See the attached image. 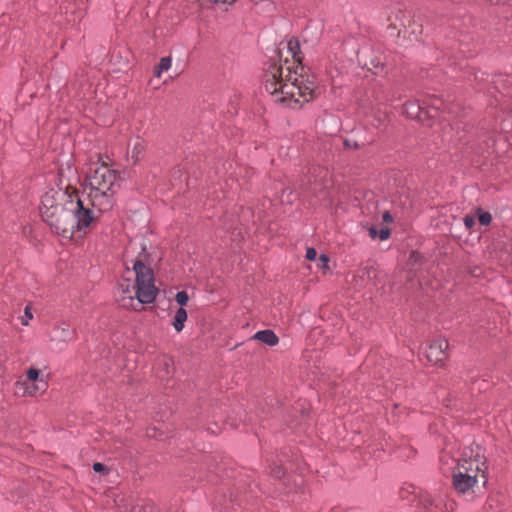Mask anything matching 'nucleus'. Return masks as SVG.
<instances>
[{
  "instance_id": "obj_19",
  "label": "nucleus",
  "mask_w": 512,
  "mask_h": 512,
  "mask_svg": "<svg viewBox=\"0 0 512 512\" xmlns=\"http://www.w3.org/2000/svg\"><path fill=\"white\" fill-rule=\"evenodd\" d=\"M463 221L467 229H471L475 225V218L471 215H466Z\"/></svg>"
},
{
  "instance_id": "obj_18",
  "label": "nucleus",
  "mask_w": 512,
  "mask_h": 512,
  "mask_svg": "<svg viewBox=\"0 0 512 512\" xmlns=\"http://www.w3.org/2000/svg\"><path fill=\"white\" fill-rule=\"evenodd\" d=\"M93 470L97 473H104V474L108 473V468L100 462H96L93 464Z\"/></svg>"
},
{
  "instance_id": "obj_14",
  "label": "nucleus",
  "mask_w": 512,
  "mask_h": 512,
  "mask_svg": "<svg viewBox=\"0 0 512 512\" xmlns=\"http://www.w3.org/2000/svg\"><path fill=\"white\" fill-rule=\"evenodd\" d=\"M175 300L179 305L184 306L187 304L189 296L186 291H179L175 296Z\"/></svg>"
},
{
  "instance_id": "obj_31",
  "label": "nucleus",
  "mask_w": 512,
  "mask_h": 512,
  "mask_svg": "<svg viewBox=\"0 0 512 512\" xmlns=\"http://www.w3.org/2000/svg\"><path fill=\"white\" fill-rule=\"evenodd\" d=\"M371 64H374L375 67L379 66V63H377V61H371Z\"/></svg>"
},
{
  "instance_id": "obj_7",
  "label": "nucleus",
  "mask_w": 512,
  "mask_h": 512,
  "mask_svg": "<svg viewBox=\"0 0 512 512\" xmlns=\"http://www.w3.org/2000/svg\"><path fill=\"white\" fill-rule=\"evenodd\" d=\"M72 194L73 190L71 192L69 190L64 192L60 189H50L46 191L41 198L40 213L42 218L45 217V212L50 213L62 207L60 201H63L64 198L68 199V195Z\"/></svg>"
},
{
  "instance_id": "obj_12",
  "label": "nucleus",
  "mask_w": 512,
  "mask_h": 512,
  "mask_svg": "<svg viewBox=\"0 0 512 512\" xmlns=\"http://www.w3.org/2000/svg\"><path fill=\"white\" fill-rule=\"evenodd\" d=\"M420 502L428 512H436L434 510H437L441 504L440 501H437L431 495L428 494L422 496Z\"/></svg>"
},
{
  "instance_id": "obj_17",
  "label": "nucleus",
  "mask_w": 512,
  "mask_h": 512,
  "mask_svg": "<svg viewBox=\"0 0 512 512\" xmlns=\"http://www.w3.org/2000/svg\"><path fill=\"white\" fill-rule=\"evenodd\" d=\"M271 474L274 478L281 479L285 475V471H284L283 467H281L279 465H275L271 469Z\"/></svg>"
},
{
  "instance_id": "obj_30",
  "label": "nucleus",
  "mask_w": 512,
  "mask_h": 512,
  "mask_svg": "<svg viewBox=\"0 0 512 512\" xmlns=\"http://www.w3.org/2000/svg\"><path fill=\"white\" fill-rule=\"evenodd\" d=\"M305 190H309L311 193H316V188H312L311 186L310 187H306Z\"/></svg>"
},
{
  "instance_id": "obj_34",
  "label": "nucleus",
  "mask_w": 512,
  "mask_h": 512,
  "mask_svg": "<svg viewBox=\"0 0 512 512\" xmlns=\"http://www.w3.org/2000/svg\"><path fill=\"white\" fill-rule=\"evenodd\" d=\"M318 172H319L318 174H319V175H321L322 173H324V170H323V169H321V168H319V169H318Z\"/></svg>"
},
{
  "instance_id": "obj_29",
  "label": "nucleus",
  "mask_w": 512,
  "mask_h": 512,
  "mask_svg": "<svg viewBox=\"0 0 512 512\" xmlns=\"http://www.w3.org/2000/svg\"><path fill=\"white\" fill-rule=\"evenodd\" d=\"M320 260H321V262L327 263L328 262V257L326 255L322 254L320 256Z\"/></svg>"
},
{
  "instance_id": "obj_2",
  "label": "nucleus",
  "mask_w": 512,
  "mask_h": 512,
  "mask_svg": "<svg viewBox=\"0 0 512 512\" xmlns=\"http://www.w3.org/2000/svg\"><path fill=\"white\" fill-rule=\"evenodd\" d=\"M122 181L118 170L102 163L86 176L79 197L87 202V206L96 212L99 218L104 212L110 211L115 203L114 196Z\"/></svg>"
},
{
  "instance_id": "obj_23",
  "label": "nucleus",
  "mask_w": 512,
  "mask_h": 512,
  "mask_svg": "<svg viewBox=\"0 0 512 512\" xmlns=\"http://www.w3.org/2000/svg\"><path fill=\"white\" fill-rule=\"evenodd\" d=\"M209 3L211 4H219V3H223V4H226L228 6H231L233 5L236 0H207Z\"/></svg>"
},
{
  "instance_id": "obj_4",
  "label": "nucleus",
  "mask_w": 512,
  "mask_h": 512,
  "mask_svg": "<svg viewBox=\"0 0 512 512\" xmlns=\"http://www.w3.org/2000/svg\"><path fill=\"white\" fill-rule=\"evenodd\" d=\"M128 274H134V282L130 277L123 276L117 286V301L126 309L140 310L143 304L154 301L158 293L155 286L153 270L142 261L133 262V271L127 269Z\"/></svg>"
},
{
  "instance_id": "obj_13",
  "label": "nucleus",
  "mask_w": 512,
  "mask_h": 512,
  "mask_svg": "<svg viewBox=\"0 0 512 512\" xmlns=\"http://www.w3.org/2000/svg\"><path fill=\"white\" fill-rule=\"evenodd\" d=\"M288 49L293 57V59L300 63V57L298 54L300 53V46L297 40H289L288 41Z\"/></svg>"
},
{
  "instance_id": "obj_24",
  "label": "nucleus",
  "mask_w": 512,
  "mask_h": 512,
  "mask_svg": "<svg viewBox=\"0 0 512 512\" xmlns=\"http://www.w3.org/2000/svg\"><path fill=\"white\" fill-rule=\"evenodd\" d=\"M368 232H369V236L372 238V239H375L378 237V234H379V231L377 230L376 227L374 226H371L369 229H368Z\"/></svg>"
},
{
  "instance_id": "obj_6",
  "label": "nucleus",
  "mask_w": 512,
  "mask_h": 512,
  "mask_svg": "<svg viewBox=\"0 0 512 512\" xmlns=\"http://www.w3.org/2000/svg\"><path fill=\"white\" fill-rule=\"evenodd\" d=\"M27 379L32 384L24 381H17L15 384V393L21 396H37L43 394L48 388V382L40 375V371L34 367H30L27 372Z\"/></svg>"
},
{
  "instance_id": "obj_5",
  "label": "nucleus",
  "mask_w": 512,
  "mask_h": 512,
  "mask_svg": "<svg viewBox=\"0 0 512 512\" xmlns=\"http://www.w3.org/2000/svg\"><path fill=\"white\" fill-rule=\"evenodd\" d=\"M473 466L474 462L471 460L458 464L457 471L453 474V486L457 492L465 493L476 484L479 468L477 465L475 468Z\"/></svg>"
},
{
  "instance_id": "obj_3",
  "label": "nucleus",
  "mask_w": 512,
  "mask_h": 512,
  "mask_svg": "<svg viewBox=\"0 0 512 512\" xmlns=\"http://www.w3.org/2000/svg\"><path fill=\"white\" fill-rule=\"evenodd\" d=\"M87 203L79 197V191L73 189V194L68 195L62 207L50 213L45 212L42 219L56 234L71 239L76 232L85 231L98 220L96 212Z\"/></svg>"
},
{
  "instance_id": "obj_25",
  "label": "nucleus",
  "mask_w": 512,
  "mask_h": 512,
  "mask_svg": "<svg viewBox=\"0 0 512 512\" xmlns=\"http://www.w3.org/2000/svg\"><path fill=\"white\" fill-rule=\"evenodd\" d=\"M407 109H413L411 114H413L415 116H418V113H419L421 108H420V106H418L416 104H410Z\"/></svg>"
},
{
  "instance_id": "obj_8",
  "label": "nucleus",
  "mask_w": 512,
  "mask_h": 512,
  "mask_svg": "<svg viewBox=\"0 0 512 512\" xmlns=\"http://www.w3.org/2000/svg\"><path fill=\"white\" fill-rule=\"evenodd\" d=\"M448 348V342L446 339L439 338L433 340L426 348L425 354L429 362L438 364L443 362L447 358L446 350Z\"/></svg>"
},
{
  "instance_id": "obj_1",
  "label": "nucleus",
  "mask_w": 512,
  "mask_h": 512,
  "mask_svg": "<svg viewBox=\"0 0 512 512\" xmlns=\"http://www.w3.org/2000/svg\"><path fill=\"white\" fill-rule=\"evenodd\" d=\"M272 63L265 73L264 86L267 92L275 96V101L281 102L290 108L302 106L316 97V84L313 80H304L303 75L297 71L292 73L290 67Z\"/></svg>"
},
{
  "instance_id": "obj_21",
  "label": "nucleus",
  "mask_w": 512,
  "mask_h": 512,
  "mask_svg": "<svg viewBox=\"0 0 512 512\" xmlns=\"http://www.w3.org/2000/svg\"><path fill=\"white\" fill-rule=\"evenodd\" d=\"M391 232L388 228H382L380 231H379V234H378V237L381 239V240H387L390 236Z\"/></svg>"
},
{
  "instance_id": "obj_15",
  "label": "nucleus",
  "mask_w": 512,
  "mask_h": 512,
  "mask_svg": "<svg viewBox=\"0 0 512 512\" xmlns=\"http://www.w3.org/2000/svg\"><path fill=\"white\" fill-rule=\"evenodd\" d=\"M32 318L33 314L31 312V308L29 306H26L24 310V315L21 317V324L23 326H27Z\"/></svg>"
},
{
  "instance_id": "obj_26",
  "label": "nucleus",
  "mask_w": 512,
  "mask_h": 512,
  "mask_svg": "<svg viewBox=\"0 0 512 512\" xmlns=\"http://www.w3.org/2000/svg\"><path fill=\"white\" fill-rule=\"evenodd\" d=\"M382 219H383V221H384V222L389 223V222H392L393 217H392V215L390 214V212L385 211V212L383 213V215H382Z\"/></svg>"
},
{
  "instance_id": "obj_27",
  "label": "nucleus",
  "mask_w": 512,
  "mask_h": 512,
  "mask_svg": "<svg viewBox=\"0 0 512 512\" xmlns=\"http://www.w3.org/2000/svg\"><path fill=\"white\" fill-rule=\"evenodd\" d=\"M344 145H345L346 147H353V148H355V149L359 148V145H358L356 142L351 143V141H350V140H345V141H344Z\"/></svg>"
},
{
  "instance_id": "obj_22",
  "label": "nucleus",
  "mask_w": 512,
  "mask_h": 512,
  "mask_svg": "<svg viewBox=\"0 0 512 512\" xmlns=\"http://www.w3.org/2000/svg\"><path fill=\"white\" fill-rule=\"evenodd\" d=\"M316 257H317L316 250L314 248H307V250H306V258L308 260L313 261V260L316 259Z\"/></svg>"
},
{
  "instance_id": "obj_28",
  "label": "nucleus",
  "mask_w": 512,
  "mask_h": 512,
  "mask_svg": "<svg viewBox=\"0 0 512 512\" xmlns=\"http://www.w3.org/2000/svg\"><path fill=\"white\" fill-rule=\"evenodd\" d=\"M154 76L160 78V63L154 65Z\"/></svg>"
},
{
  "instance_id": "obj_35",
  "label": "nucleus",
  "mask_w": 512,
  "mask_h": 512,
  "mask_svg": "<svg viewBox=\"0 0 512 512\" xmlns=\"http://www.w3.org/2000/svg\"><path fill=\"white\" fill-rule=\"evenodd\" d=\"M168 81H169L168 79H165V80L163 81V83H164V84H166V83H168Z\"/></svg>"
},
{
  "instance_id": "obj_32",
  "label": "nucleus",
  "mask_w": 512,
  "mask_h": 512,
  "mask_svg": "<svg viewBox=\"0 0 512 512\" xmlns=\"http://www.w3.org/2000/svg\"><path fill=\"white\" fill-rule=\"evenodd\" d=\"M371 64H374L375 67L379 66V63H377V61H371Z\"/></svg>"
},
{
  "instance_id": "obj_33",
  "label": "nucleus",
  "mask_w": 512,
  "mask_h": 512,
  "mask_svg": "<svg viewBox=\"0 0 512 512\" xmlns=\"http://www.w3.org/2000/svg\"><path fill=\"white\" fill-rule=\"evenodd\" d=\"M371 64H374L375 67L379 66V63H377V61H371Z\"/></svg>"
},
{
  "instance_id": "obj_10",
  "label": "nucleus",
  "mask_w": 512,
  "mask_h": 512,
  "mask_svg": "<svg viewBox=\"0 0 512 512\" xmlns=\"http://www.w3.org/2000/svg\"><path fill=\"white\" fill-rule=\"evenodd\" d=\"M57 336L63 341H70L75 337V330L68 324L62 323L60 326L55 328Z\"/></svg>"
},
{
  "instance_id": "obj_11",
  "label": "nucleus",
  "mask_w": 512,
  "mask_h": 512,
  "mask_svg": "<svg viewBox=\"0 0 512 512\" xmlns=\"http://www.w3.org/2000/svg\"><path fill=\"white\" fill-rule=\"evenodd\" d=\"M187 320V311L183 307H179L174 315L172 325L177 332H181L184 328V323Z\"/></svg>"
},
{
  "instance_id": "obj_20",
  "label": "nucleus",
  "mask_w": 512,
  "mask_h": 512,
  "mask_svg": "<svg viewBox=\"0 0 512 512\" xmlns=\"http://www.w3.org/2000/svg\"><path fill=\"white\" fill-rule=\"evenodd\" d=\"M171 57H162V73L168 71L171 68Z\"/></svg>"
},
{
  "instance_id": "obj_16",
  "label": "nucleus",
  "mask_w": 512,
  "mask_h": 512,
  "mask_svg": "<svg viewBox=\"0 0 512 512\" xmlns=\"http://www.w3.org/2000/svg\"><path fill=\"white\" fill-rule=\"evenodd\" d=\"M479 223L481 225H489L492 221V216L489 212H481L478 217Z\"/></svg>"
},
{
  "instance_id": "obj_9",
  "label": "nucleus",
  "mask_w": 512,
  "mask_h": 512,
  "mask_svg": "<svg viewBox=\"0 0 512 512\" xmlns=\"http://www.w3.org/2000/svg\"><path fill=\"white\" fill-rule=\"evenodd\" d=\"M252 339H255V340H258L268 346H275L278 344L279 342V338L278 336L274 333V331L270 330V329H266V330H261V331H258L256 332Z\"/></svg>"
}]
</instances>
